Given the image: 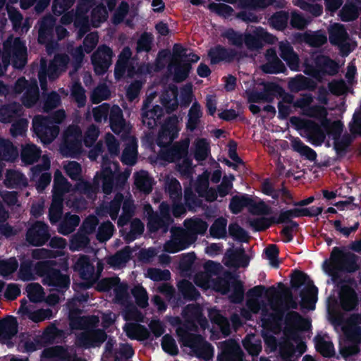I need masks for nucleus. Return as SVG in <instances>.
Segmentation results:
<instances>
[{"mask_svg":"<svg viewBox=\"0 0 361 361\" xmlns=\"http://www.w3.org/2000/svg\"><path fill=\"white\" fill-rule=\"evenodd\" d=\"M191 63L189 61H183L176 64L174 68L173 80L176 82H181L187 79L190 70Z\"/></svg>","mask_w":361,"mask_h":361,"instance_id":"nucleus-49","label":"nucleus"},{"mask_svg":"<svg viewBox=\"0 0 361 361\" xmlns=\"http://www.w3.org/2000/svg\"><path fill=\"white\" fill-rule=\"evenodd\" d=\"M5 184L8 188H17L27 185V179L21 172L9 170L6 174Z\"/></svg>","mask_w":361,"mask_h":361,"instance_id":"nucleus-35","label":"nucleus"},{"mask_svg":"<svg viewBox=\"0 0 361 361\" xmlns=\"http://www.w3.org/2000/svg\"><path fill=\"white\" fill-rule=\"evenodd\" d=\"M288 13L285 11L275 12L269 18L271 26L277 30H284L288 25Z\"/></svg>","mask_w":361,"mask_h":361,"instance_id":"nucleus-44","label":"nucleus"},{"mask_svg":"<svg viewBox=\"0 0 361 361\" xmlns=\"http://www.w3.org/2000/svg\"><path fill=\"white\" fill-rule=\"evenodd\" d=\"M210 153L209 144L205 138L197 140L195 143L194 158L196 161H202L207 159Z\"/></svg>","mask_w":361,"mask_h":361,"instance_id":"nucleus-48","label":"nucleus"},{"mask_svg":"<svg viewBox=\"0 0 361 361\" xmlns=\"http://www.w3.org/2000/svg\"><path fill=\"white\" fill-rule=\"evenodd\" d=\"M209 317L213 324L220 326L223 333L228 334L230 331V324L226 317L223 316L216 309H211L209 311Z\"/></svg>","mask_w":361,"mask_h":361,"instance_id":"nucleus-46","label":"nucleus"},{"mask_svg":"<svg viewBox=\"0 0 361 361\" xmlns=\"http://www.w3.org/2000/svg\"><path fill=\"white\" fill-rule=\"evenodd\" d=\"M39 90L37 81L30 82L27 90L24 92L21 102L26 108H31L35 105L39 99Z\"/></svg>","mask_w":361,"mask_h":361,"instance_id":"nucleus-34","label":"nucleus"},{"mask_svg":"<svg viewBox=\"0 0 361 361\" xmlns=\"http://www.w3.org/2000/svg\"><path fill=\"white\" fill-rule=\"evenodd\" d=\"M102 180V191L106 195H110L114 186V173L110 167L104 169L100 176Z\"/></svg>","mask_w":361,"mask_h":361,"instance_id":"nucleus-50","label":"nucleus"},{"mask_svg":"<svg viewBox=\"0 0 361 361\" xmlns=\"http://www.w3.org/2000/svg\"><path fill=\"white\" fill-rule=\"evenodd\" d=\"M135 302L140 308H145L148 305V295L146 289L142 286H135L131 290Z\"/></svg>","mask_w":361,"mask_h":361,"instance_id":"nucleus-57","label":"nucleus"},{"mask_svg":"<svg viewBox=\"0 0 361 361\" xmlns=\"http://www.w3.org/2000/svg\"><path fill=\"white\" fill-rule=\"evenodd\" d=\"M185 226L187 228V231L180 227L171 228V231L174 240L178 241L180 247L177 249L176 245L169 242L164 247L166 252L174 253L180 250L185 249L196 240L197 234L204 235L208 228V224L201 219H186L185 220Z\"/></svg>","mask_w":361,"mask_h":361,"instance_id":"nucleus-3","label":"nucleus"},{"mask_svg":"<svg viewBox=\"0 0 361 361\" xmlns=\"http://www.w3.org/2000/svg\"><path fill=\"white\" fill-rule=\"evenodd\" d=\"M153 36L150 32H143L137 42V53L149 52L152 49Z\"/></svg>","mask_w":361,"mask_h":361,"instance_id":"nucleus-58","label":"nucleus"},{"mask_svg":"<svg viewBox=\"0 0 361 361\" xmlns=\"http://www.w3.org/2000/svg\"><path fill=\"white\" fill-rule=\"evenodd\" d=\"M151 209V213L149 214L148 221L147 227L149 232L155 233L161 229L164 232L169 230V226L173 222V218L169 213L168 206L164 205V203L160 204V214L154 212L151 205H148Z\"/></svg>","mask_w":361,"mask_h":361,"instance_id":"nucleus-12","label":"nucleus"},{"mask_svg":"<svg viewBox=\"0 0 361 361\" xmlns=\"http://www.w3.org/2000/svg\"><path fill=\"white\" fill-rule=\"evenodd\" d=\"M317 82L312 79L301 74L290 79L288 87L292 92H298L302 90L314 91L317 88Z\"/></svg>","mask_w":361,"mask_h":361,"instance_id":"nucleus-26","label":"nucleus"},{"mask_svg":"<svg viewBox=\"0 0 361 361\" xmlns=\"http://www.w3.org/2000/svg\"><path fill=\"white\" fill-rule=\"evenodd\" d=\"M306 116L310 118H314L317 119H324L326 123H329V121L326 118L327 111L326 108L321 105H311L303 114Z\"/></svg>","mask_w":361,"mask_h":361,"instance_id":"nucleus-60","label":"nucleus"},{"mask_svg":"<svg viewBox=\"0 0 361 361\" xmlns=\"http://www.w3.org/2000/svg\"><path fill=\"white\" fill-rule=\"evenodd\" d=\"M227 219L219 217L214 220L209 228V233L213 238L221 239L226 236Z\"/></svg>","mask_w":361,"mask_h":361,"instance_id":"nucleus-43","label":"nucleus"},{"mask_svg":"<svg viewBox=\"0 0 361 361\" xmlns=\"http://www.w3.org/2000/svg\"><path fill=\"white\" fill-rule=\"evenodd\" d=\"M334 140V147L337 155L340 157L345 155L348 148L353 141L351 136L348 134H345L342 137H340V138Z\"/></svg>","mask_w":361,"mask_h":361,"instance_id":"nucleus-55","label":"nucleus"},{"mask_svg":"<svg viewBox=\"0 0 361 361\" xmlns=\"http://www.w3.org/2000/svg\"><path fill=\"white\" fill-rule=\"evenodd\" d=\"M114 231V226L113 224L106 221L102 223L98 228L97 238L100 242H104L111 238Z\"/></svg>","mask_w":361,"mask_h":361,"instance_id":"nucleus-61","label":"nucleus"},{"mask_svg":"<svg viewBox=\"0 0 361 361\" xmlns=\"http://www.w3.org/2000/svg\"><path fill=\"white\" fill-rule=\"evenodd\" d=\"M73 270L78 272L83 280L88 279L93 274L94 267L87 255H81L73 265Z\"/></svg>","mask_w":361,"mask_h":361,"instance_id":"nucleus-32","label":"nucleus"},{"mask_svg":"<svg viewBox=\"0 0 361 361\" xmlns=\"http://www.w3.org/2000/svg\"><path fill=\"white\" fill-rule=\"evenodd\" d=\"M273 59L262 65V70L268 74L283 73L286 71L284 63L277 57L276 52L271 49Z\"/></svg>","mask_w":361,"mask_h":361,"instance_id":"nucleus-36","label":"nucleus"},{"mask_svg":"<svg viewBox=\"0 0 361 361\" xmlns=\"http://www.w3.org/2000/svg\"><path fill=\"white\" fill-rule=\"evenodd\" d=\"M57 265L55 260L37 262L34 267L35 274L42 277L44 286L54 287L58 292H63L70 286V276L63 274Z\"/></svg>","mask_w":361,"mask_h":361,"instance_id":"nucleus-4","label":"nucleus"},{"mask_svg":"<svg viewBox=\"0 0 361 361\" xmlns=\"http://www.w3.org/2000/svg\"><path fill=\"white\" fill-rule=\"evenodd\" d=\"M61 151L66 157L77 158L82 152V133L77 125L69 126L64 131Z\"/></svg>","mask_w":361,"mask_h":361,"instance_id":"nucleus-7","label":"nucleus"},{"mask_svg":"<svg viewBox=\"0 0 361 361\" xmlns=\"http://www.w3.org/2000/svg\"><path fill=\"white\" fill-rule=\"evenodd\" d=\"M51 238L49 226L43 221H36L27 230L26 240L32 245L42 246Z\"/></svg>","mask_w":361,"mask_h":361,"instance_id":"nucleus-16","label":"nucleus"},{"mask_svg":"<svg viewBox=\"0 0 361 361\" xmlns=\"http://www.w3.org/2000/svg\"><path fill=\"white\" fill-rule=\"evenodd\" d=\"M360 12L361 0H345L338 16L343 22H351L358 18Z\"/></svg>","mask_w":361,"mask_h":361,"instance_id":"nucleus-23","label":"nucleus"},{"mask_svg":"<svg viewBox=\"0 0 361 361\" xmlns=\"http://www.w3.org/2000/svg\"><path fill=\"white\" fill-rule=\"evenodd\" d=\"M349 35L344 25L336 23L329 30V39L332 45L338 46L343 56H347L350 50L347 40Z\"/></svg>","mask_w":361,"mask_h":361,"instance_id":"nucleus-17","label":"nucleus"},{"mask_svg":"<svg viewBox=\"0 0 361 361\" xmlns=\"http://www.w3.org/2000/svg\"><path fill=\"white\" fill-rule=\"evenodd\" d=\"M136 187L145 194H149L153 188V180L145 171L137 172L135 178Z\"/></svg>","mask_w":361,"mask_h":361,"instance_id":"nucleus-37","label":"nucleus"},{"mask_svg":"<svg viewBox=\"0 0 361 361\" xmlns=\"http://www.w3.org/2000/svg\"><path fill=\"white\" fill-rule=\"evenodd\" d=\"M90 243L89 237L85 233H77L71 240L70 250L76 251L87 247Z\"/></svg>","mask_w":361,"mask_h":361,"instance_id":"nucleus-59","label":"nucleus"},{"mask_svg":"<svg viewBox=\"0 0 361 361\" xmlns=\"http://www.w3.org/2000/svg\"><path fill=\"white\" fill-rule=\"evenodd\" d=\"M331 263L324 262V270L331 276L334 281L339 279V271L353 273L359 269L358 257L350 252L343 251L338 247H334L330 255Z\"/></svg>","mask_w":361,"mask_h":361,"instance_id":"nucleus-5","label":"nucleus"},{"mask_svg":"<svg viewBox=\"0 0 361 361\" xmlns=\"http://www.w3.org/2000/svg\"><path fill=\"white\" fill-rule=\"evenodd\" d=\"M41 156V149L35 145H27L21 152V160L25 164H32L37 161Z\"/></svg>","mask_w":361,"mask_h":361,"instance_id":"nucleus-40","label":"nucleus"},{"mask_svg":"<svg viewBox=\"0 0 361 361\" xmlns=\"http://www.w3.org/2000/svg\"><path fill=\"white\" fill-rule=\"evenodd\" d=\"M35 265L30 259H24L21 262L18 276L19 279L23 281H29L35 279L33 272Z\"/></svg>","mask_w":361,"mask_h":361,"instance_id":"nucleus-51","label":"nucleus"},{"mask_svg":"<svg viewBox=\"0 0 361 361\" xmlns=\"http://www.w3.org/2000/svg\"><path fill=\"white\" fill-rule=\"evenodd\" d=\"M32 129L43 145L51 143L59 133V127L49 117L37 116L32 120Z\"/></svg>","mask_w":361,"mask_h":361,"instance_id":"nucleus-9","label":"nucleus"},{"mask_svg":"<svg viewBox=\"0 0 361 361\" xmlns=\"http://www.w3.org/2000/svg\"><path fill=\"white\" fill-rule=\"evenodd\" d=\"M283 296L284 301L280 302L279 308L271 306L276 312L270 313L267 318L262 319L263 324L264 326L277 324L284 319L286 330L293 336H297L298 331H307L311 328V321L309 319L304 318L300 313L293 310L285 314V312L289 309L297 310L298 307V303L291 290L286 289L283 292Z\"/></svg>","mask_w":361,"mask_h":361,"instance_id":"nucleus-1","label":"nucleus"},{"mask_svg":"<svg viewBox=\"0 0 361 361\" xmlns=\"http://www.w3.org/2000/svg\"><path fill=\"white\" fill-rule=\"evenodd\" d=\"M163 115V108L157 104L152 109L142 110V123L149 129H153L159 123Z\"/></svg>","mask_w":361,"mask_h":361,"instance_id":"nucleus-27","label":"nucleus"},{"mask_svg":"<svg viewBox=\"0 0 361 361\" xmlns=\"http://www.w3.org/2000/svg\"><path fill=\"white\" fill-rule=\"evenodd\" d=\"M339 64L329 56L319 54L314 59V66L307 68L305 73L321 82L325 75L334 76L339 71Z\"/></svg>","mask_w":361,"mask_h":361,"instance_id":"nucleus-10","label":"nucleus"},{"mask_svg":"<svg viewBox=\"0 0 361 361\" xmlns=\"http://www.w3.org/2000/svg\"><path fill=\"white\" fill-rule=\"evenodd\" d=\"M123 200V194L118 192L109 202V205L105 207L106 212L109 214L112 220L117 219Z\"/></svg>","mask_w":361,"mask_h":361,"instance_id":"nucleus-54","label":"nucleus"},{"mask_svg":"<svg viewBox=\"0 0 361 361\" xmlns=\"http://www.w3.org/2000/svg\"><path fill=\"white\" fill-rule=\"evenodd\" d=\"M55 24L56 20L51 16H44L42 19L38 32V42L39 44H46L52 39Z\"/></svg>","mask_w":361,"mask_h":361,"instance_id":"nucleus-24","label":"nucleus"},{"mask_svg":"<svg viewBox=\"0 0 361 361\" xmlns=\"http://www.w3.org/2000/svg\"><path fill=\"white\" fill-rule=\"evenodd\" d=\"M73 25L75 27L78 29V35L80 37H83L90 30L88 16L75 14Z\"/></svg>","mask_w":361,"mask_h":361,"instance_id":"nucleus-53","label":"nucleus"},{"mask_svg":"<svg viewBox=\"0 0 361 361\" xmlns=\"http://www.w3.org/2000/svg\"><path fill=\"white\" fill-rule=\"evenodd\" d=\"M18 332L17 319L8 315L0 319V341L6 343L12 339Z\"/></svg>","mask_w":361,"mask_h":361,"instance_id":"nucleus-19","label":"nucleus"},{"mask_svg":"<svg viewBox=\"0 0 361 361\" xmlns=\"http://www.w3.org/2000/svg\"><path fill=\"white\" fill-rule=\"evenodd\" d=\"M161 348L163 350L171 355H176L178 348L173 336L169 334H165L161 339Z\"/></svg>","mask_w":361,"mask_h":361,"instance_id":"nucleus-63","label":"nucleus"},{"mask_svg":"<svg viewBox=\"0 0 361 361\" xmlns=\"http://www.w3.org/2000/svg\"><path fill=\"white\" fill-rule=\"evenodd\" d=\"M185 205L189 211L195 212L203 207V201L196 195L191 188H186L184 191Z\"/></svg>","mask_w":361,"mask_h":361,"instance_id":"nucleus-42","label":"nucleus"},{"mask_svg":"<svg viewBox=\"0 0 361 361\" xmlns=\"http://www.w3.org/2000/svg\"><path fill=\"white\" fill-rule=\"evenodd\" d=\"M283 88L276 83L269 82L264 86V90L262 91L263 102H271L276 94H281Z\"/></svg>","mask_w":361,"mask_h":361,"instance_id":"nucleus-56","label":"nucleus"},{"mask_svg":"<svg viewBox=\"0 0 361 361\" xmlns=\"http://www.w3.org/2000/svg\"><path fill=\"white\" fill-rule=\"evenodd\" d=\"M71 97L77 103L79 108L85 106L87 102L85 90L80 82H75L73 83L71 88Z\"/></svg>","mask_w":361,"mask_h":361,"instance_id":"nucleus-47","label":"nucleus"},{"mask_svg":"<svg viewBox=\"0 0 361 361\" xmlns=\"http://www.w3.org/2000/svg\"><path fill=\"white\" fill-rule=\"evenodd\" d=\"M188 140L178 142L166 150L164 159L171 163L178 161L188 156Z\"/></svg>","mask_w":361,"mask_h":361,"instance_id":"nucleus-22","label":"nucleus"},{"mask_svg":"<svg viewBox=\"0 0 361 361\" xmlns=\"http://www.w3.org/2000/svg\"><path fill=\"white\" fill-rule=\"evenodd\" d=\"M178 293L187 301H195L200 297L199 290L186 279H183L177 285Z\"/></svg>","mask_w":361,"mask_h":361,"instance_id":"nucleus-33","label":"nucleus"},{"mask_svg":"<svg viewBox=\"0 0 361 361\" xmlns=\"http://www.w3.org/2000/svg\"><path fill=\"white\" fill-rule=\"evenodd\" d=\"M202 115L200 104L197 102H195L188 112V119L186 123L187 129L192 132L194 131L200 123Z\"/></svg>","mask_w":361,"mask_h":361,"instance_id":"nucleus-41","label":"nucleus"},{"mask_svg":"<svg viewBox=\"0 0 361 361\" xmlns=\"http://www.w3.org/2000/svg\"><path fill=\"white\" fill-rule=\"evenodd\" d=\"M315 348L324 357H332L335 355L334 344L331 341H326L321 336L314 337Z\"/></svg>","mask_w":361,"mask_h":361,"instance_id":"nucleus-39","label":"nucleus"},{"mask_svg":"<svg viewBox=\"0 0 361 361\" xmlns=\"http://www.w3.org/2000/svg\"><path fill=\"white\" fill-rule=\"evenodd\" d=\"M341 309L345 312H350L357 309L359 300L356 292L350 288L342 290L340 295Z\"/></svg>","mask_w":361,"mask_h":361,"instance_id":"nucleus-29","label":"nucleus"},{"mask_svg":"<svg viewBox=\"0 0 361 361\" xmlns=\"http://www.w3.org/2000/svg\"><path fill=\"white\" fill-rule=\"evenodd\" d=\"M92 8L90 17L92 25L94 27H99L102 23L106 21L109 18V12L115 10L117 0H99Z\"/></svg>","mask_w":361,"mask_h":361,"instance_id":"nucleus-15","label":"nucleus"},{"mask_svg":"<svg viewBox=\"0 0 361 361\" xmlns=\"http://www.w3.org/2000/svg\"><path fill=\"white\" fill-rule=\"evenodd\" d=\"M207 55L210 59V63L216 65L221 62H233L237 56L238 52L234 49L217 44L208 50Z\"/></svg>","mask_w":361,"mask_h":361,"instance_id":"nucleus-18","label":"nucleus"},{"mask_svg":"<svg viewBox=\"0 0 361 361\" xmlns=\"http://www.w3.org/2000/svg\"><path fill=\"white\" fill-rule=\"evenodd\" d=\"M218 285L224 294L228 293L232 287V293L229 296L232 302L238 304L243 300L245 295L243 283L238 280L231 272H227L224 278L220 279Z\"/></svg>","mask_w":361,"mask_h":361,"instance_id":"nucleus-11","label":"nucleus"},{"mask_svg":"<svg viewBox=\"0 0 361 361\" xmlns=\"http://www.w3.org/2000/svg\"><path fill=\"white\" fill-rule=\"evenodd\" d=\"M302 128L307 132V138L312 145L319 146L324 142L325 135L316 122L305 121L302 123Z\"/></svg>","mask_w":361,"mask_h":361,"instance_id":"nucleus-25","label":"nucleus"},{"mask_svg":"<svg viewBox=\"0 0 361 361\" xmlns=\"http://www.w3.org/2000/svg\"><path fill=\"white\" fill-rule=\"evenodd\" d=\"M191 330L188 324H184L176 329L179 343L190 348L197 357L209 358L214 351L213 346L202 335L191 333Z\"/></svg>","mask_w":361,"mask_h":361,"instance_id":"nucleus-6","label":"nucleus"},{"mask_svg":"<svg viewBox=\"0 0 361 361\" xmlns=\"http://www.w3.org/2000/svg\"><path fill=\"white\" fill-rule=\"evenodd\" d=\"M292 147L295 152L299 153L302 157H305L306 159L310 161H314L317 159V152L309 146L305 145L298 137L295 138L292 141Z\"/></svg>","mask_w":361,"mask_h":361,"instance_id":"nucleus-38","label":"nucleus"},{"mask_svg":"<svg viewBox=\"0 0 361 361\" xmlns=\"http://www.w3.org/2000/svg\"><path fill=\"white\" fill-rule=\"evenodd\" d=\"M228 233L236 240L247 242L248 240L247 232L238 223H231L228 226Z\"/></svg>","mask_w":361,"mask_h":361,"instance_id":"nucleus-62","label":"nucleus"},{"mask_svg":"<svg viewBox=\"0 0 361 361\" xmlns=\"http://www.w3.org/2000/svg\"><path fill=\"white\" fill-rule=\"evenodd\" d=\"M306 287L301 290L300 296L310 305V309H314V304L317 299L318 288L314 285L310 276L302 271H295L291 276L290 287L295 290H299L302 286Z\"/></svg>","mask_w":361,"mask_h":361,"instance_id":"nucleus-8","label":"nucleus"},{"mask_svg":"<svg viewBox=\"0 0 361 361\" xmlns=\"http://www.w3.org/2000/svg\"><path fill=\"white\" fill-rule=\"evenodd\" d=\"M252 204H254V200L247 194L234 195L230 200L228 208L232 214H238L245 207L250 209Z\"/></svg>","mask_w":361,"mask_h":361,"instance_id":"nucleus-31","label":"nucleus"},{"mask_svg":"<svg viewBox=\"0 0 361 361\" xmlns=\"http://www.w3.org/2000/svg\"><path fill=\"white\" fill-rule=\"evenodd\" d=\"M144 229L145 226L142 221L137 218L134 219L130 223L129 233L125 236V240L127 243L135 240L137 236L143 233Z\"/></svg>","mask_w":361,"mask_h":361,"instance_id":"nucleus-52","label":"nucleus"},{"mask_svg":"<svg viewBox=\"0 0 361 361\" xmlns=\"http://www.w3.org/2000/svg\"><path fill=\"white\" fill-rule=\"evenodd\" d=\"M114 53L112 49L106 44L98 47L91 56L94 71L97 75H104L112 63Z\"/></svg>","mask_w":361,"mask_h":361,"instance_id":"nucleus-13","label":"nucleus"},{"mask_svg":"<svg viewBox=\"0 0 361 361\" xmlns=\"http://www.w3.org/2000/svg\"><path fill=\"white\" fill-rule=\"evenodd\" d=\"M58 173H59V177L57 173H55L53 198L50 207L63 210V195L66 191L64 187L68 184V182L59 171Z\"/></svg>","mask_w":361,"mask_h":361,"instance_id":"nucleus-20","label":"nucleus"},{"mask_svg":"<svg viewBox=\"0 0 361 361\" xmlns=\"http://www.w3.org/2000/svg\"><path fill=\"white\" fill-rule=\"evenodd\" d=\"M75 190L81 194L87 196L97 194L99 188V183L96 179L94 180L93 184L88 181H85L80 178L75 185Z\"/></svg>","mask_w":361,"mask_h":361,"instance_id":"nucleus-45","label":"nucleus"},{"mask_svg":"<svg viewBox=\"0 0 361 361\" xmlns=\"http://www.w3.org/2000/svg\"><path fill=\"white\" fill-rule=\"evenodd\" d=\"M273 36L264 31L262 27L253 35L250 33L244 34V40L247 48L250 50H257L262 47V41L271 43V39Z\"/></svg>","mask_w":361,"mask_h":361,"instance_id":"nucleus-21","label":"nucleus"},{"mask_svg":"<svg viewBox=\"0 0 361 361\" xmlns=\"http://www.w3.org/2000/svg\"><path fill=\"white\" fill-rule=\"evenodd\" d=\"M82 310L71 309L68 314L69 326L72 330H83L76 336L75 345L85 349L99 347L107 339L104 329H97L99 322L97 316H80Z\"/></svg>","mask_w":361,"mask_h":361,"instance_id":"nucleus-2","label":"nucleus"},{"mask_svg":"<svg viewBox=\"0 0 361 361\" xmlns=\"http://www.w3.org/2000/svg\"><path fill=\"white\" fill-rule=\"evenodd\" d=\"M18 267V262L15 257H11L7 260L0 261V274L3 276H6L14 273Z\"/></svg>","mask_w":361,"mask_h":361,"instance_id":"nucleus-64","label":"nucleus"},{"mask_svg":"<svg viewBox=\"0 0 361 361\" xmlns=\"http://www.w3.org/2000/svg\"><path fill=\"white\" fill-rule=\"evenodd\" d=\"M109 120L110 128L115 134L118 135L124 130L126 121L123 111L118 105H114L111 108Z\"/></svg>","mask_w":361,"mask_h":361,"instance_id":"nucleus-28","label":"nucleus"},{"mask_svg":"<svg viewBox=\"0 0 361 361\" xmlns=\"http://www.w3.org/2000/svg\"><path fill=\"white\" fill-rule=\"evenodd\" d=\"M178 119L176 115H172L164 121L157 138V144L159 147H164L166 146L178 136Z\"/></svg>","mask_w":361,"mask_h":361,"instance_id":"nucleus-14","label":"nucleus"},{"mask_svg":"<svg viewBox=\"0 0 361 361\" xmlns=\"http://www.w3.org/2000/svg\"><path fill=\"white\" fill-rule=\"evenodd\" d=\"M22 114V106L18 102H12L0 109V121L4 123L13 122Z\"/></svg>","mask_w":361,"mask_h":361,"instance_id":"nucleus-30","label":"nucleus"}]
</instances>
